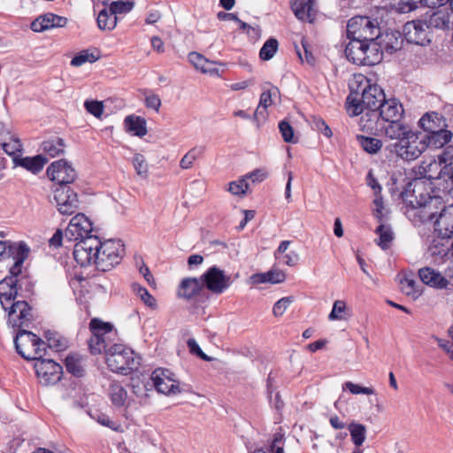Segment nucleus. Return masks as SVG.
Returning a JSON list of instances; mask_svg holds the SVG:
<instances>
[{"instance_id": "obj_1", "label": "nucleus", "mask_w": 453, "mask_h": 453, "mask_svg": "<svg viewBox=\"0 0 453 453\" xmlns=\"http://www.w3.org/2000/svg\"><path fill=\"white\" fill-rule=\"evenodd\" d=\"M124 252L120 240L102 242L96 236H88L75 244L73 257L81 266L95 265L98 270L106 272L120 263Z\"/></svg>"}, {"instance_id": "obj_2", "label": "nucleus", "mask_w": 453, "mask_h": 453, "mask_svg": "<svg viewBox=\"0 0 453 453\" xmlns=\"http://www.w3.org/2000/svg\"><path fill=\"white\" fill-rule=\"evenodd\" d=\"M350 94L347 97V111L350 116H357L365 109H378L385 99L383 90L363 74H356L349 81Z\"/></svg>"}, {"instance_id": "obj_3", "label": "nucleus", "mask_w": 453, "mask_h": 453, "mask_svg": "<svg viewBox=\"0 0 453 453\" xmlns=\"http://www.w3.org/2000/svg\"><path fill=\"white\" fill-rule=\"evenodd\" d=\"M403 199L412 208H421L420 217L422 220H433L435 213L432 211L438 203L439 198L431 196L427 191L426 184L421 180H414L410 182L406 189L402 193Z\"/></svg>"}, {"instance_id": "obj_4", "label": "nucleus", "mask_w": 453, "mask_h": 453, "mask_svg": "<svg viewBox=\"0 0 453 453\" xmlns=\"http://www.w3.org/2000/svg\"><path fill=\"white\" fill-rule=\"evenodd\" d=\"M105 362L111 372L127 375L138 368L139 357L132 349L115 343L106 350Z\"/></svg>"}, {"instance_id": "obj_5", "label": "nucleus", "mask_w": 453, "mask_h": 453, "mask_svg": "<svg viewBox=\"0 0 453 453\" xmlns=\"http://www.w3.org/2000/svg\"><path fill=\"white\" fill-rule=\"evenodd\" d=\"M345 49L347 58L357 65H374L382 59V51L375 42L349 39Z\"/></svg>"}, {"instance_id": "obj_6", "label": "nucleus", "mask_w": 453, "mask_h": 453, "mask_svg": "<svg viewBox=\"0 0 453 453\" xmlns=\"http://www.w3.org/2000/svg\"><path fill=\"white\" fill-rule=\"evenodd\" d=\"M425 142V139L420 138L418 134L412 130L404 139L397 142L387 143L385 150L397 158L404 161H413L426 150Z\"/></svg>"}, {"instance_id": "obj_7", "label": "nucleus", "mask_w": 453, "mask_h": 453, "mask_svg": "<svg viewBox=\"0 0 453 453\" xmlns=\"http://www.w3.org/2000/svg\"><path fill=\"white\" fill-rule=\"evenodd\" d=\"M14 345L17 352L27 360H37L46 355V342L30 331L19 330Z\"/></svg>"}, {"instance_id": "obj_8", "label": "nucleus", "mask_w": 453, "mask_h": 453, "mask_svg": "<svg viewBox=\"0 0 453 453\" xmlns=\"http://www.w3.org/2000/svg\"><path fill=\"white\" fill-rule=\"evenodd\" d=\"M380 30L377 20L365 16L351 18L347 25V35L349 39H356L365 42H375Z\"/></svg>"}, {"instance_id": "obj_9", "label": "nucleus", "mask_w": 453, "mask_h": 453, "mask_svg": "<svg viewBox=\"0 0 453 453\" xmlns=\"http://www.w3.org/2000/svg\"><path fill=\"white\" fill-rule=\"evenodd\" d=\"M92 336L88 341V347L92 354H100L103 351L106 354L109 349L111 336L115 335L112 326L99 319H93L89 323Z\"/></svg>"}, {"instance_id": "obj_10", "label": "nucleus", "mask_w": 453, "mask_h": 453, "mask_svg": "<svg viewBox=\"0 0 453 453\" xmlns=\"http://www.w3.org/2000/svg\"><path fill=\"white\" fill-rule=\"evenodd\" d=\"M203 288L205 287L211 293L220 295L224 293L232 284L231 277L217 266L210 267L201 276Z\"/></svg>"}, {"instance_id": "obj_11", "label": "nucleus", "mask_w": 453, "mask_h": 453, "mask_svg": "<svg viewBox=\"0 0 453 453\" xmlns=\"http://www.w3.org/2000/svg\"><path fill=\"white\" fill-rule=\"evenodd\" d=\"M36 376L41 384L44 386L54 385L62 376V366L52 359H37L34 365Z\"/></svg>"}, {"instance_id": "obj_12", "label": "nucleus", "mask_w": 453, "mask_h": 453, "mask_svg": "<svg viewBox=\"0 0 453 453\" xmlns=\"http://www.w3.org/2000/svg\"><path fill=\"white\" fill-rule=\"evenodd\" d=\"M92 222L83 213L75 215L68 224L65 231V239L72 242H81L85 238L91 236L89 234L92 232Z\"/></svg>"}, {"instance_id": "obj_13", "label": "nucleus", "mask_w": 453, "mask_h": 453, "mask_svg": "<svg viewBox=\"0 0 453 453\" xmlns=\"http://www.w3.org/2000/svg\"><path fill=\"white\" fill-rule=\"evenodd\" d=\"M150 379L158 393L165 395H177L180 393L179 381L173 378V373L167 369H156L152 372Z\"/></svg>"}, {"instance_id": "obj_14", "label": "nucleus", "mask_w": 453, "mask_h": 453, "mask_svg": "<svg viewBox=\"0 0 453 453\" xmlns=\"http://www.w3.org/2000/svg\"><path fill=\"white\" fill-rule=\"evenodd\" d=\"M47 175L59 186H67L76 179L74 168L64 159L51 163L47 169Z\"/></svg>"}, {"instance_id": "obj_15", "label": "nucleus", "mask_w": 453, "mask_h": 453, "mask_svg": "<svg viewBox=\"0 0 453 453\" xmlns=\"http://www.w3.org/2000/svg\"><path fill=\"white\" fill-rule=\"evenodd\" d=\"M54 200L58 211L64 215H71L79 207L78 196L69 186H59L54 190Z\"/></svg>"}, {"instance_id": "obj_16", "label": "nucleus", "mask_w": 453, "mask_h": 453, "mask_svg": "<svg viewBox=\"0 0 453 453\" xmlns=\"http://www.w3.org/2000/svg\"><path fill=\"white\" fill-rule=\"evenodd\" d=\"M403 35L407 42L417 45H426L430 42L429 27L426 21L412 20L403 26Z\"/></svg>"}, {"instance_id": "obj_17", "label": "nucleus", "mask_w": 453, "mask_h": 453, "mask_svg": "<svg viewBox=\"0 0 453 453\" xmlns=\"http://www.w3.org/2000/svg\"><path fill=\"white\" fill-rule=\"evenodd\" d=\"M8 324L12 327L27 326L32 319L31 308L25 301L8 305Z\"/></svg>"}, {"instance_id": "obj_18", "label": "nucleus", "mask_w": 453, "mask_h": 453, "mask_svg": "<svg viewBox=\"0 0 453 453\" xmlns=\"http://www.w3.org/2000/svg\"><path fill=\"white\" fill-rule=\"evenodd\" d=\"M412 131L411 127L401 122L400 120H394L390 122H385L380 127V131L378 135L384 137L386 142H397L409 134Z\"/></svg>"}, {"instance_id": "obj_19", "label": "nucleus", "mask_w": 453, "mask_h": 453, "mask_svg": "<svg viewBox=\"0 0 453 453\" xmlns=\"http://www.w3.org/2000/svg\"><path fill=\"white\" fill-rule=\"evenodd\" d=\"M7 252L6 258L12 257L14 261L10 268V273L19 275L22 271L23 263L29 255V247L24 242L11 241Z\"/></svg>"}, {"instance_id": "obj_20", "label": "nucleus", "mask_w": 453, "mask_h": 453, "mask_svg": "<svg viewBox=\"0 0 453 453\" xmlns=\"http://www.w3.org/2000/svg\"><path fill=\"white\" fill-rule=\"evenodd\" d=\"M432 221L439 237L450 238L453 235V204L444 207Z\"/></svg>"}, {"instance_id": "obj_21", "label": "nucleus", "mask_w": 453, "mask_h": 453, "mask_svg": "<svg viewBox=\"0 0 453 453\" xmlns=\"http://www.w3.org/2000/svg\"><path fill=\"white\" fill-rule=\"evenodd\" d=\"M426 23L429 28L442 30L453 28V0L450 2V7L440 9L430 14Z\"/></svg>"}, {"instance_id": "obj_22", "label": "nucleus", "mask_w": 453, "mask_h": 453, "mask_svg": "<svg viewBox=\"0 0 453 453\" xmlns=\"http://www.w3.org/2000/svg\"><path fill=\"white\" fill-rule=\"evenodd\" d=\"M18 276L10 273L0 281V303L4 311L8 310V305L15 303L18 295Z\"/></svg>"}, {"instance_id": "obj_23", "label": "nucleus", "mask_w": 453, "mask_h": 453, "mask_svg": "<svg viewBox=\"0 0 453 453\" xmlns=\"http://www.w3.org/2000/svg\"><path fill=\"white\" fill-rule=\"evenodd\" d=\"M359 126L362 131L378 135L385 121L380 118L378 109H365L360 113Z\"/></svg>"}, {"instance_id": "obj_24", "label": "nucleus", "mask_w": 453, "mask_h": 453, "mask_svg": "<svg viewBox=\"0 0 453 453\" xmlns=\"http://www.w3.org/2000/svg\"><path fill=\"white\" fill-rule=\"evenodd\" d=\"M378 111L385 122L400 120L404 112L402 104L395 98L384 99L379 104Z\"/></svg>"}, {"instance_id": "obj_25", "label": "nucleus", "mask_w": 453, "mask_h": 453, "mask_svg": "<svg viewBox=\"0 0 453 453\" xmlns=\"http://www.w3.org/2000/svg\"><path fill=\"white\" fill-rule=\"evenodd\" d=\"M418 276L421 281L432 288L438 289L448 288L450 284L442 274L431 267H423L418 270Z\"/></svg>"}, {"instance_id": "obj_26", "label": "nucleus", "mask_w": 453, "mask_h": 453, "mask_svg": "<svg viewBox=\"0 0 453 453\" xmlns=\"http://www.w3.org/2000/svg\"><path fill=\"white\" fill-rule=\"evenodd\" d=\"M67 19L64 17L47 13L38 17L31 24V28L35 32H43L54 27H63L66 25Z\"/></svg>"}, {"instance_id": "obj_27", "label": "nucleus", "mask_w": 453, "mask_h": 453, "mask_svg": "<svg viewBox=\"0 0 453 453\" xmlns=\"http://www.w3.org/2000/svg\"><path fill=\"white\" fill-rule=\"evenodd\" d=\"M203 284L200 278H186L181 280L178 288V296L190 300L203 291Z\"/></svg>"}, {"instance_id": "obj_28", "label": "nucleus", "mask_w": 453, "mask_h": 453, "mask_svg": "<svg viewBox=\"0 0 453 453\" xmlns=\"http://www.w3.org/2000/svg\"><path fill=\"white\" fill-rule=\"evenodd\" d=\"M419 127L426 133L441 131L447 127L445 118L438 112L425 113L418 121Z\"/></svg>"}, {"instance_id": "obj_29", "label": "nucleus", "mask_w": 453, "mask_h": 453, "mask_svg": "<svg viewBox=\"0 0 453 453\" xmlns=\"http://www.w3.org/2000/svg\"><path fill=\"white\" fill-rule=\"evenodd\" d=\"M279 93L276 87L270 85L269 88L263 87V92L260 95L259 104L254 113V119H265L266 118V109L273 104V96Z\"/></svg>"}, {"instance_id": "obj_30", "label": "nucleus", "mask_w": 453, "mask_h": 453, "mask_svg": "<svg viewBox=\"0 0 453 453\" xmlns=\"http://www.w3.org/2000/svg\"><path fill=\"white\" fill-rule=\"evenodd\" d=\"M314 0H292L291 9L296 17L302 21L312 22Z\"/></svg>"}, {"instance_id": "obj_31", "label": "nucleus", "mask_w": 453, "mask_h": 453, "mask_svg": "<svg viewBox=\"0 0 453 453\" xmlns=\"http://www.w3.org/2000/svg\"><path fill=\"white\" fill-rule=\"evenodd\" d=\"M188 58L189 63L201 73L219 75V70L211 66L214 62L210 61L202 54L193 51L188 54Z\"/></svg>"}, {"instance_id": "obj_32", "label": "nucleus", "mask_w": 453, "mask_h": 453, "mask_svg": "<svg viewBox=\"0 0 453 453\" xmlns=\"http://www.w3.org/2000/svg\"><path fill=\"white\" fill-rule=\"evenodd\" d=\"M47 158H45L42 155H37L32 157H13V162L16 165L22 166L33 173H38L39 172H41L45 164L47 163Z\"/></svg>"}, {"instance_id": "obj_33", "label": "nucleus", "mask_w": 453, "mask_h": 453, "mask_svg": "<svg viewBox=\"0 0 453 453\" xmlns=\"http://www.w3.org/2000/svg\"><path fill=\"white\" fill-rule=\"evenodd\" d=\"M124 126L126 130L134 135L142 137L147 134L146 121L142 117L128 115L124 119Z\"/></svg>"}, {"instance_id": "obj_34", "label": "nucleus", "mask_w": 453, "mask_h": 453, "mask_svg": "<svg viewBox=\"0 0 453 453\" xmlns=\"http://www.w3.org/2000/svg\"><path fill=\"white\" fill-rule=\"evenodd\" d=\"M452 138V133L449 130L442 129L441 131H434V133H428L423 139L426 140V148L433 147L435 149L442 148L445 144L449 143Z\"/></svg>"}, {"instance_id": "obj_35", "label": "nucleus", "mask_w": 453, "mask_h": 453, "mask_svg": "<svg viewBox=\"0 0 453 453\" xmlns=\"http://www.w3.org/2000/svg\"><path fill=\"white\" fill-rule=\"evenodd\" d=\"M285 441L284 434L276 432L265 448L257 449L252 453H284Z\"/></svg>"}, {"instance_id": "obj_36", "label": "nucleus", "mask_w": 453, "mask_h": 453, "mask_svg": "<svg viewBox=\"0 0 453 453\" xmlns=\"http://www.w3.org/2000/svg\"><path fill=\"white\" fill-rule=\"evenodd\" d=\"M375 233L379 235V238L375 240L376 244L384 250H388L395 238L391 226L380 224L376 228Z\"/></svg>"}, {"instance_id": "obj_37", "label": "nucleus", "mask_w": 453, "mask_h": 453, "mask_svg": "<svg viewBox=\"0 0 453 453\" xmlns=\"http://www.w3.org/2000/svg\"><path fill=\"white\" fill-rule=\"evenodd\" d=\"M351 309L347 306V303L343 300H336L334 304L331 312L328 315L330 321L334 320H347L351 316Z\"/></svg>"}, {"instance_id": "obj_38", "label": "nucleus", "mask_w": 453, "mask_h": 453, "mask_svg": "<svg viewBox=\"0 0 453 453\" xmlns=\"http://www.w3.org/2000/svg\"><path fill=\"white\" fill-rule=\"evenodd\" d=\"M65 147L63 139L58 137L44 141L41 146L42 150L51 157L63 154Z\"/></svg>"}, {"instance_id": "obj_39", "label": "nucleus", "mask_w": 453, "mask_h": 453, "mask_svg": "<svg viewBox=\"0 0 453 453\" xmlns=\"http://www.w3.org/2000/svg\"><path fill=\"white\" fill-rule=\"evenodd\" d=\"M252 279L257 283H281L285 280L286 275L280 270H271L263 273H257L253 275Z\"/></svg>"}, {"instance_id": "obj_40", "label": "nucleus", "mask_w": 453, "mask_h": 453, "mask_svg": "<svg viewBox=\"0 0 453 453\" xmlns=\"http://www.w3.org/2000/svg\"><path fill=\"white\" fill-rule=\"evenodd\" d=\"M118 18L110 9L100 11L97 16V26L101 30H112L116 27Z\"/></svg>"}, {"instance_id": "obj_41", "label": "nucleus", "mask_w": 453, "mask_h": 453, "mask_svg": "<svg viewBox=\"0 0 453 453\" xmlns=\"http://www.w3.org/2000/svg\"><path fill=\"white\" fill-rule=\"evenodd\" d=\"M351 441L356 447H360L366 440V427L365 425L352 421L349 426Z\"/></svg>"}, {"instance_id": "obj_42", "label": "nucleus", "mask_w": 453, "mask_h": 453, "mask_svg": "<svg viewBox=\"0 0 453 453\" xmlns=\"http://www.w3.org/2000/svg\"><path fill=\"white\" fill-rule=\"evenodd\" d=\"M109 395L111 403L118 407L124 406L127 403V390L119 383L113 382L109 388Z\"/></svg>"}, {"instance_id": "obj_43", "label": "nucleus", "mask_w": 453, "mask_h": 453, "mask_svg": "<svg viewBox=\"0 0 453 453\" xmlns=\"http://www.w3.org/2000/svg\"><path fill=\"white\" fill-rule=\"evenodd\" d=\"M99 58L96 51L83 50L76 54L71 60V65L80 67L86 63H94Z\"/></svg>"}, {"instance_id": "obj_44", "label": "nucleus", "mask_w": 453, "mask_h": 453, "mask_svg": "<svg viewBox=\"0 0 453 453\" xmlns=\"http://www.w3.org/2000/svg\"><path fill=\"white\" fill-rule=\"evenodd\" d=\"M357 139L364 150L370 154L377 153L383 146L382 141L374 137L357 135Z\"/></svg>"}, {"instance_id": "obj_45", "label": "nucleus", "mask_w": 453, "mask_h": 453, "mask_svg": "<svg viewBox=\"0 0 453 453\" xmlns=\"http://www.w3.org/2000/svg\"><path fill=\"white\" fill-rule=\"evenodd\" d=\"M133 292L150 308L155 309L157 307V301L149 291L138 283L131 285Z\"/></svg>"}, {"instance_id": "obj_46", "label": "nucleus", "mask_w": 453, "mask_h": 453, "mask_svg": "<svg viewBox=\"0 0 453 453\" xmlns=\"http://www.w3.org/2000/svg\"><path fill=\"white\" fill-rule=\"evenodd\" d=\"M66 370L76 377H81L84 372L82 359L77 356H68L65 358Z\"/></svg>"}, {"instance_id": "obj_47", "label": "nucleus", "mask_w": 453, "mask_h": 453, "mask_svg": "<svg viewBox=\"0 0 453 453\" xmlns=\"http://www.w3.org/2000/svg\"><path fill=\"white\" fill-rule=\"evenodd\" d=\"M0 146L7 155L14 157L22 150V144L20 141L17 138H13L11 135L9 137V141L0 138Z\"/></svg>"}, {"instance_id": "obj_48", "label": "nucleus", "mask_w": 453, "mask_h": 453, "mask_svg": "<svg viewBox=\"0 0 453 453\" xmlns=\"http://www.w3.org/2000/svg\"><path fill=\"white\" fill-rule=\"evenodd\" d=\"M436 179L445 182L444 189H453V162L441 168L439 176Z\"/></svg>"}, {"instance_id": "obj_49", "label": "nucleus", "mask_w": 453, "mask_h": 453, "mask_svg": "<svg viewBox=\"0 0 453 453\" xmlns=\"http://www.w3.org/2000/svg\"><path fill=\"white\" fill-rule=\"evenodd\" d=\"M278 49V41L274 38L268 39L260 50L259 56L263 60H270Z\"/></svg>"}, {"instance_id": "obj_50", "label": "nucleus", "mask_w": 453, "mask_h": 453, "mask_svg": "<svg viewBox=\"0 0 453 453\" xmlns=\"http://www.w3.org/2000/svg\"><path fill=\"white\" fill-rule=\"evenodd\" d=\"M47 347L56 351H61L66 348V342L57 334L50 333L47 336Z\"/></svg>"}, {"instance_id": "obj_51", "label": "nucleus", "mask_w": 453, "mask_h": 453, "mask_svg": "<svg viewBox=\"0 0 453 453\" xmlns=\"http://www.w3.org/2000/svg\"><path fill=\"white\" fill-rule=\"evenodd\" d=\"M401 290L406 296H410L416 299L420 296V291L416 289V282L411 279H403L400 282Z\"/></svg>"}, {"instance_id": "obj_52", "label": "nucleus", "mask_w": 453, "mask_h": 453, "mask_svg": "<svg viewBox=\"0 0 453 453\" xmlns=\"http://www.w3.org/2000/svg\"><path fill=\"white\" fill-rule=\"evenodd\" d=\"M132 162L136 173L142 178H146L148 175V165L145 157L142 154H135Z\"/></svg>"}, {"instance_id": "obj_53", "label": "nucleus", "mask_w": 453, "mask_h": 453, "mask_svg": "<svg viewBox=\"0 0 453 453\" xmlns=\"http://www.w3.org/2000/svg\"><path fill=\"white\" fill-rule=\"evenodd\" d=\"M134 7V3L130 1H114L110 4L109 9L116 16L129 12Z\"/></svg>"}, {"instance_id": "obj_54", "label": "nucleus", "mask_w": 453, "mask_h": 453, "mask_svg": "<svg viewBox=\"0 0 453 453\" xmlns=\"http://www.w3.org/2000/svg\"><path fill=\"white\" fill-rule=\"evenodd\" d=\"M293 302L294 298L292 296H286L278 300L273 308V315L276 317L282 316Z\"/></svg>"}, {"instance_id": "obj_55", "label": "nucleus", "mask_w": 453, "mask_h": 453, "mask_svg": "<svg viewBox=\"0 0 453 453\" xmlns=\"http://www.w3.org/2000/svg\"><path fill=\"white\" fill-rule=\"evenodd\" d=\"M343 390L348 389L353 395H373L374 389L372 388L362 387L351 381H347L342 386Z\"/></svg>"}, {"instance_id": "obj_56", "label": "nucleus", "mask_w": 453, "mask_h": 453, "mask_svg": "<svg viewBox=\"0 0 453 453\" xmlns=\"http://www.w3.org/2000/svg\"><path fill=\"white\" fill-rule=\"evenodd\" d=\"M84 107L90 114L96 118H100L104 112V105L102 102L96 100H87L84 103Z\"/></svg>"}, {"instance_id": "obj_57", "label": "nucleus", "mask_w": 453, "mask_h": 453, "mask_svg": "<svg viewBox=\"0 0 453 453\" xmlns=\"http://www.w3.org/2000/svg\"><path fill=\"white\" fill-rule=\"evenodd\" d=\"M249 185L245 180H238L229 183L228 191L235 196H243L248 189Z\"/></svg>"}, {"instance_id": "obj_58", "label": "nucleus", "mask_w": 453, "mask_h": 453, "mask_svg": "<svg viewBox=\"0 0 453 453\" xmlns=\"http://www.w3.org/2000/svg\"><path fill=\"white\" fill-rule=\"evenodd\" d=\"M279 129L286 142H296L294 140V131L288 121L282 120L279 124Z\"/></svg>"}, {"instance_id": "obj_59", "label": "nucleus", "mask_w": 453, "mask_h": 453, "mask_svg": "<svg viewBox=\"0 0 453 453\" xmlns=\"http://www.w3.org/2000/svg\"><path fill=\"white\" fill-rule=\"evenodd\" d=\"M302 47L304 52V57L303 56L300 49L296 48V53L299 58L301 59L302 62L305 61L309 65H313L315 58L312 53L309 50L307 42H304L303 40L302 41Z\"/></svg>"}, {"instance_id": "obj_60", "label": "nucleus", "mask_w": 453, "mask_h": 453, "mask_svg": "<svg viewBox=\"0 0 453 453\" xmlns=\"http://www.w3.org/2000/svg\"><path fill=\"white\" fill-rule=\"evenodd\" d=\"M375 198L373 200L374 209H373V215L375 218H377L379 220H381L383 217V199L381 193L380 194H374Z\"/></svg>"}, {"instance_id": "obj_61", "label": "nucleus", "mask_w": 453, "mask_h": 453, "mask_svg": "<svg viewBox=\"0 0 453 453\" xmlns=\"http://www.w3.org/2000/svg\"><path fill=\"white\" fill-rule=\"evenodd\" d=\"M187 344L191 353L197 355L203 360H210V357L203 352V350L200 349L199 345L197 344L195 339H188Z\"/></svg>"}, {"instance_id": "obj_62", "label": "nucleus", "mask_w": 453, "mask_h": 453, "mask_svg": "<svg viewBox=\"0 0 453 453\" xmlns=\"http://www.w3.org/2000/svg\"><path fill=\"white\" fill-rule=\"evenodd\" d=\"M97 422L102 426L110 427L113 431H121V425L117 424L116 422L110 419V418L104 414H100L97 418Z\"/></svg>"}, {"instance_id": "obj_63", "label": "nucleus", "mask_w": 453, "mask_h": 453, "mask_svg": "<svg viewBox=\"0 0 453 453\" xmlns=\"http://www.w3.org/2000/svg\"><path fill=\"white\" fill-rule=\"evenodd\" d=\"M440 164L448 165L453 159V145H449L437 156Z\"/></svg>"}, {"instance_id": "obj_64", "label": "nucleus", "mask_w": 453, "mask_h": 453, "mask_svg": "<svg viewBox=\"0 0 453 453\" xmlns=\"http://www.w3.org/2000/svg\"><path fill=\"white\" fill-rule=\"evenodd\" d=\"M313 127L327 138H330L333 134L327 124L321 119H315L313 121Z\"/></svg>"}]
</instances>
